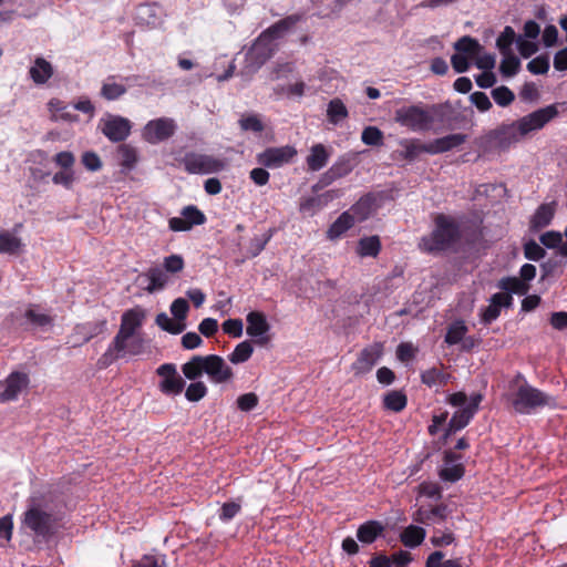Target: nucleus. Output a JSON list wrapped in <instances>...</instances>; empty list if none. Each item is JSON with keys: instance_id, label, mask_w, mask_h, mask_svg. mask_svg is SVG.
I'll list each match as a JSON object with an SVG mask.
<instances>
[{"instance_id": "1", "label": "nucleus", "mask_w": 567, "mask_h": 567, "mask_svg": "<svg viewBox=\"0 0 567 567\" xmlns=\"http://www.w3.org/2000/svg\"><path fill=\"white\" fill-rule=\"evenodd\" d=\"M60 518L50 492H33L27 499L20 528L37 544L48 543L58 533Z\"/></svg>"}, {"instance_id": "2", "label": "nucleus", "mask_w": 567, "mask_h": 567, "mask_svg": "<svg viewBox=\"0 0 567 567\" xmlns=\"http://www.w3.org/2000/svg\"><path fill=\"white\" fill-rule=\"evenodd\" d=\"M144 320L145 311L140 307L128 309L122 315L117 333L96 362L99 369L109 368L125 354L143 353L145 341L142 337H136L135 333L143 326Z\"/></svg>"}, {"instance_id": "3", "label": "nucleus", "mask_w": 567, "mask_h": 567, "mask_svg": "<svg viewBox=\"0 0 567 567\" xmlns=\"http://www.w3.org/2000/svg\"><path fill=\"white\" fill-rule=\"evenodd\" d=\"M513 385L516 389L509 393L508 401L518 414H533L545 406H556L555 398L529 384L522 373L515 375L511 382Z\"/></svg>"}, {"instance_id": "4", "label": "nucleus", "mask_w": 567, "mask_h": 567, "mask_svg": "<svg viewBox=\"0 0 567 567\" xmlns=\"http://www.w3.org/2000/svg\"><path fill=\"white\" fill-rule=\"evenodd\" d=\"M460 236L458 224L445 214H437L433 231L420 239L419 248L429 254L444 251L455 244Z\"/></svg>"}, {"instance_id": "5", "label": "nucleus", "mask_w": 567, "mask_h": 567, "mask_svg": "<svg viewBox=\"0 0 567 567\" xmlns=\"http://www.w3.org/2000/svg\"><path fill=\"white\" fill-rule=\"evenodd\" d=\"M277 43H269L258 37L247 50L244 66L240 71L243 76L251 78L277 51Z\"/></svg>"}, {"instance_id": "6", "label": "nucleus", "mask_w": 567, "mask_h": 567, "mask_svg": "<svg viewBox=\"0 0 567 567\" xmlns=\"http://www.w3.org/2000/svg\"><path fill=\"white\" fill-rule=\"evenodd\" d=\"M394 120L411 131L429 130L433 123L430 112L420 105L403 106L395 111Z\"/></svg>"}, {"instance_id": "7", "label": "nucleus", "mask_w": 567, "mask_h": 567, "mask_svg": "<svg viewBox=\"0 0 567 567\" xmlns=\"http://www.w3.org/2000/svg\"><path fill=\"white\" fill-rule=\"evenodd\" d=\"M184 168L189 174H213L225 168L224 161L212 155L195 152L186 153L182 159Z\"/></svg>"}, {"instance_id": "8", "label": "nucleus", "mask_w": 567, "mask_h": 567, "mask_svg": "<svg viewBox=\"0 0 567 567\" xmlns=\"http://www.w3.org/2000/svg\"><path fill=\"white\" fill-rule=\"evenodd\" d=\"M559 112L555 104L538 109L517 120L518 130L524 137L545 127Z\"/></svg>"}, {"instance_id": "9", "label": "nucleus", "mask_w": 567, "mask_h": 567, "mask_svg": "<svg viewBox=\"0 0 567 567\" xmlns=\"http://www.w3.org/2000/svg\"><path fill=\"white\" fill-rule=\"evenodd\" d=\"M156 373L161 378L158 389L163 394L176 396L183 392L186 382L174 363H163L156 369Z\"/></svg>"}, {"instance_id": "10", "label": "nucleus", "mask_w": 567, "mask_h": 567, "mask_svg": "<svg viewBox=\"0 0 567 567\" xmlns=\"http://www.w3.org/2000/svg\"><path fill=\"white\" fill-rule=\"evenodd\" d=\"M298 152L292 145L280 147H267L264 152L256 155V161L267 168H279L292 162Z\"/></svg>"}, {"instance_id": "11", "label": "nucleus", "mask_w": 567, "mask_h": 567, "mask_svg": "<svg viewBox=\"0 0 567 567\" xmlns=\"http://www.w3.org/2000/svg\"><path fill=\"white\" fill-rule=\"evenodd\" d=\"M30 384L28 373L13 371L4 380L0 381V403L16 401L19 394Z\"/></svg>"}, {"instance_id": "12", "label": "nucleus", "mask_w": 567, "mask_h": 567, "mask_svg": "<svg viewBox=\"0 0 567 567\" xmlns=\"http://www.w3.org/2000/svg\"><path fill=\"white\" fill-rule=\"evenodd\" d=\"M204 373H206L213 383H226L233 380L234 371L217 354L203 355Z\"/></svg>"}, {"instance_id": "13", "label": "nucleus", "mask_w": 567, "mask_h": 567, "mask_svg": "<svg viewBox=\"0 0 567 567\" xmlns=\"http://www.w3.org/2000/svg\"><path fill=\"white\" fill-rule=\"evenodd\" d=\"M524 138L518 130L517 121L509 124H502L487 134V140L493 142L499 150H508L512 145Z\"/></svg>"}, {"instance_id": "14", "label": "nucleus", "mask_w": 567, "mask_h": 567, "mask_svg": "<svg viewBox=\"0 0 567 567\" xmlns=\"http://www.w3.org/2000/svg\"><path fill=\"white\" fill-rule=\"evenodd\" d=\"M174 121L172 118L161 117L157 120H152L145 125L143 130V137L151 144H157L168 140L174 135Z\"/></svg>"}, {"instance_id": "15", "label": "nucleus", "mask_w": 567, "mask_h": 567, "mask_svg": "<svg viewBox=\"0 0 567 567\" xmlns=\"http://www.w3.org/2000/svg\"><path fill=\"white\" fill-rule=\"evenodd\" d=\"M102 133L114 143L123 142L131 134V122L118 115H110L101 121Z\"/></svg>"}, {"instance_id": "16", "label": "nucleus", "mask_w": 567, "mask_h": 567, "mask_svg": "<svg viewBox=\"0 0 567 567\" xmlns=\"http://www.w3.org/2000/svg\"><path fill=\"white\" fill-rule=\"evenodd\" d=\"M246 333L256 339V344L266 346L270 340L267 336L270 324L268 323L265 313L260 311H250L246 317Z\"/></svg>"}, {"instance_id": "17", "label": "nucleus", "mask_w": 567, "mask_h": 567, "mask_svg": "<svg viewBox=\"0 0 567 567\" xmlns=\"http://www.w3.org/2000/svg\"><path fill=\"white\" fill-rule=\"evenodd\" d=\"M22 326H28L32 330L48 331L54 324V317L48 312L42 311L40 305H29L23 315Z\"/></svg>"}, {"instance_id": "18", "label": "nucleus", "mask_w": 567, "mask_h": 567, "mask_svg": "<svg viewBox=\"0 0 567 567\" xmlns=\"http://www.w3.org/2000/svg\"><path fill=\"white\" fill-rule=\"evenodd\" d=\"M357 165L358 161L354 155L346 154L340 156L321 176L320 184L322 186H328L334 181L346 177L353 171Z\"/></svg>"}, {"instance_id": "19", "label": "nucleus", "mask_w": 567, "mask_h": 567, "mask_svg": "<svg viewBox=\"0 0 567 567\" xmlns=\"http://www.w3.org/2000/svg\"><path fill=\"white\" fill-rule=\"evenodd\" d=\"M383 354V346L375 342L365 347L359 353L357 360L352 363L351 369L355 374H365L372 370Z\"/></svg>"}, {"instance_id": "20", "label": "nucleus", "mask_w": 567, "mask_h": 567, "mask_svg": "<svg viewBox=\"0 0 567 567\" xmlns=\"http://www.w3.org/2000/svg\"><path fill=\"white\" fill-rule=\"evenodd\" d=\"M302 18V14H290L264 30L259 37L269 43H276L277 40L281 39L292 27L301 21Z\"/></svg>"}, {"instance_id": "21", "label": "nucleus", "mask_w": 567, "mask_h": 567, "mask_svg": "<svg viewBox=\"0 0 567 567\" xmlns=\"http://www.w3.org/2000/svg\"><path fill=\"white\" fill-rule=\"evenodd\" d=\"M466 141V135L462 133L450 134L439 137L425 144L423 151L430 154H440L458 147Z\"/></svg>"}, {"instance_id": "22", "label": "nucleus", "mask_w": 567, "mask_h": 567, "mask_svg": "<svg viewBox=\"0 0 567 567\" xmlns=\"http://www.w3.org/2000/svg\"><path fill=\"white\" fill-rule=\"evenodd\" d=\"M331 156V152L321 143L315 144L310 147V153L306 158L308 169L318 172L323 168Z\"/></svg>"}, {"instance_id": "23", "label": "nucleus", "mask_w": 567, "mask_h": 567, "mask_svg": "<svg viewBox=\"0 0 567 567\" xmlns=\"http://www.w3.org/2000/svg\"><path fill=\"white\" fill-rule=\"evenodd\" d=\"M555 216V203H544L537 207L530 218L532 230H539L547 227Z\"/></svg>"}, {"instance_id": "24", "label": "nucleus", "mask_w": 567, "mask_h": 567, "mask_svg": "<svg viewBox=\"0 0 567 567\" xmlns=\"http://www.w3.org/2000/svg\"><path fill=\"white\" fill-rule=\"evenodd\" d=\"M384 532V526L379 520H368L361 524L357 529V538L362 544H372Z\"/></svg>"}, {"instance_id": "25", "label": "nucleus", "mask_w": 567, "mask_h": 567, "mask_svg": "<svg viewBox=\"0 0 567 567\" xmlns=\"http://www.w3.org/2000/svg\"><path fill=\"white\" fill-rule=\"evenodd\" d=\"M452 375L443 370V367H433L421 372V381L429 388L445 386Z\"/></svg>"}, {"instance_id": "26", "label": "nucleus", "mask_w": 567, "mask_h": 567, "mask_svg": "<svg viewBox=\"0 0 567 567\" xmlns=\"http://www.w3.org/2000/svg\"><path fill=\"white\" fill-rule=\"evenodd\" d=\"M355 223L354 217L350 212H343L328 228L327 238L334 240L340 238L348 231Z\"/></svg>"}, {"instance_id": "27", "label": "nucleus", "mask_w": 567, "mask_h": 567, "mask_svg": "<svg viewBox=\"0 0 567 567\" xmlns=\"http://www.w3.org/2000/svg\"><path fill=\"white\" fill-rule=\"evenodd\" d=\"M454 49L456 53L464 54L468 60H474L482 52L483 47L475 38L464 35L454 43Z\"/></svg>"}, {"instance_id": "28", "label": "nucleus", "mask_w": 567, "mask_h": 567, "mask_svg": "<svg viewBox=\"0 0 567 567\" xmlns=\"http://www.w3.org/2000/svg\"><path fill=\"white\" fill-rule=\"evenodd\" d=\"M497 287L511 296L513 293L517 296H525L530 289L529 284L523 282V280L514 276L503 277L498 280Z\"/></svg>"}, {"instance_id": "29", "label": "nucleus", "mask_w": 567, "mask_h": 567, "mask_svg": "<svg viewBox=\"0 0 567 567\" xmlns=\"http://www.w3.org/2000/svg\"><path fill=\"white\" fill-rule=\"evenodd\" d=\"M29 74L34 83L44 84L53 75V68L45 59L37 58L34 65L30 68Z\"/></svg>"}, {"instance_id": "30", "label": "nucleus", "mask_w": 567, "mask_h": 567, "mask_svg": "<svg viewBox=\"0 0 567 567\" xmlns=\"http://www.w3.org/2000/svg\"><path fill=\"white\" fill-rule=\"evenodd\" d=\"M145 276L148 279V285L145 287L148 293L163 290L168 282L167 274L159 267L150 268Z\"/></svg>"}, {"instance_id": "31", "label": "nucleus", "mask_w": 567, "mask_h": 567, "mask_svg": "<svg viewBox=\"0 0 567 567\" xmlns=\"http://www.w3.org/2000/svg\"><path fill=\"white\" fill-rule=\"evenodd\" d=\"M106 326L107 321L105 319L86 322L78 324L75 327V332L83 337V342H89L94 337L104 333L106 330Z\"/></svg>"}, {"instance_id": "32", "label": "nucleus", "mask_w": 567, "mask_h": 567, "mask_svg": "<svg viewBox=\"0 0 567 567\" xmlns=\"http://www.w3.org/2000/svg\"><path fill=\"white\" fill-rule=\"evenodd\" d=\"M127 89L125 85L121 83L115 82V76L110 75L107 79L103 82L101 87V96L107 101H114L120 99L126 93Z\"/></svg>"}, {"instance_id": "33", "label": "nucleus", "mask_w": 567, "mask_h": 567, "mask_svg": "<svg viewBox=\"0 0 567 567\" xmlns=\"http://www.w3.org/2000/svg\"><path fill=\"white\" fill-rule=\"evenodd\" d=\"M425 535L423 527L410 525L402 532L400 538L405 547L414 548L423 543Z\"/></svg>"}, {"instance_id": "34", "label": "nucleus", "mask_w": 567, "mask_h": 567, "mask_svg": "<svg viewBox=\"0 0 567 567\" xmlns=\"http://www.w3.org/2000/svg\"><path fill=\"white\" fill-rule=\"evenodd\" d=\"M406 404L408 398L402 391L392 390L383 396V406L385 410L398 413L403 411Z\"/></svg>"}, {"instance_id": "35", "label": "nucleus", "mask_w": 567, "mask_h": 567, "mask_svg": "<svg viewBox=\"0 0 567 567\" xmlns=\"http://www.w3.org/2000/svg\"><path fill=\"white\" fill-rule=\"evenodd\" d=\"M381 250L378 236L363 237L358 243L357 252L360 257H377Z\"/></svg>"}, {"instance_id": "36", "label": "nucleus", "mask_w": 567, "mask_h": 567, "mask_svg": "<svg viewBox=\"0 0 567 567\" xmlns=\"http://www.w3.org/2000/svg\"><path fill=\"white\" fill-rule=\"evenodd\" d=\"M22 247L21 239L11 233L0 231V254L17 255Z\"/></svg>"}, {"instance_id": "37", "label": "nucleus", "mask_w": 567, "mask_h": 567, "mask_svg": "<svg viewBox=\"0 0 567 567\" xmlns=\"http://www.w3.org/2000/svg\"><path fill=\"white\" fill-rule=\"evenodd\" d=\"M117 155L120 165L125 169L134 168L138 161L136 148L130 144H121L117 147Z\"/></svg>"}, {"instance_id": "38", "label": "nucleus", "mask_w": 567, "mask_h": 567, "mask_svg": "<svg viewBox=\"0 0 567 567\" xmlns=\"http://www.w3.org/2000/svg\"><path fill=\"white\" fill-rule=\"evenodd\" d=\"M182 372L186 379L197 381L204 374L203 355H194L182 365Z\"/></svg>"}, {"instance_id": "39", "label": "nucleus", "mask_w": 567, "mask_h": 567, "mask_svg": "<svg viewBox=\"0 0 567 567\" xmlns=\"http://www.w3.org/2000/svg\"><path fill=\"white\" fill-rule=\"evenodd\" d=\"M473 417L474 414L465 406L458 409L457 411L454 412L451 420L449 421L450 432H458L463 430L470 424Z\"/></svg>"}, {"instance_id": "40", "label": "nucleus", "mask_w": 567, "mask_h": 567, "mask_svg": "<svg viewBox=\"0 0 567 567\" xmlns=\"http://www.w3.org/2000/svg\"><path fill=\"white\" fill-rule=\"evenodd\" d=\"M254 347L250 341L245 340L238 343L234 351L228 355V360L234 364H239L248 361L252 355Z\"/></svg>"}, {"instance_id": "41", "label": "nucleus", "mask_w": 567, "mask_h": 567, "mask_svg": "<svg viewBox=\"0 0 567 567\" xmlns=\"http://www.w3.org/2000/svg\"><path fill=\"white\" fill-rule=\"evenodd\" d=\"M467 327L464 321L455 320L449 326L444 341L450 346L457 344L465 337Z\"/></svg>"}, {"instance_id": "42", "label": "nucleus", "mask_w": 567, "mask_h": 567, "mask_svg": "<svg viewBox=\"0 0 567 567\" xmlns=\"http://www.w3.org/2000/svg\"><path fill=\"white\" fill-rule=\"evenodd\" d=\"M373 199L370 195L361 197L352 207H351V215L354 217V219L362 221L365 220L372 209Z\"/></svg>"}, {"instance_id": "43", "label": "nucleus", "mask_w": 567, "mask_h": 567, "mask_svg": "<svg viewBox=\"0 0 567 567\" xmlns=\"http://www.w3.org/2000/svg\"><path fill=\"white\" fill-rule=\"evenodd\" d=\"M327 115L330 123L338 124L341 120L348 116V110L344 103L340 99L336 97L329 102Z\"/></svg>"}, {"instance_id": "44", "label": "nucleus", "mask_w": 567, "mask_h": 567, "mask_svg": "<svg viewBox=\"0 0 567 567\" xmlns=\"http://www.w3.org/2000/svg\"><path fill=\"white\" fill-rule=\"evenodd\" d=\"M503 60L499 65V71L503 76L511 78L518 73L520 68L519 59L513 52L502 53Z\"/></svg>"}, {"instance_id": "45", "label": "nucleus", "mask_w": 567, "mask_h": 567, "mask_svg": "<svg viewBox=\"0 0 567 567\" xmlns=\"http://www.w3.org/2000/svg\"><path fill=\"white\" fill-rule=\"evenodd\" d=\"M182 217L193 228L194 226L203 225L206 221L205 214L195 205H188L181 212Z\"/></svg>"}, {"instance_id": "46", "label": "nucleus", "mask_w": 567, "mask_h": 567, "mask_svg": "<svg viewBox=\"0 0 567 567\" xmlns=\"http://www.w3.org/2000/svg\"><path fill=\"white\" fill-rule=\"evenodd\" d=\"M444 553L441 550L433 551L429 555L425 567H462L461 559H447L444 560Z\"/></svg>"}, {"instance_id": "47", "label": "nucleus", "mask_w": 567, "mask_h": 567, "mask_svg": "<svg viewBox=\"0 0 567 567\" xmlns=\"http://www.w3.org/2000/svg\"><path fill=\"white\" fill-rule=\"evenodd\" d=\"M238 123L240 128L246 132L261 133L265 130L262 121L256 114L243 115Z\"/></svg>"}, {"instance_id": "48", "label": "nucleus", "mask_w": 567, "mask_h": 567, "mask_svg": "<svg viewBox=\"0 0 567 567\" xmlns=\"http://www.w3.org/2000/svg\"><path fill=\"white\" fill-rule=\"evenodd\" d=\"M516 38V33L514 29L509 25L505 27L503 32L499 34V37L496 40V47L499 50L501 53H508L512 52V44L514 43Z\"/></svg>"}, {"instance_id": "49", "label": "nucleus", "mask_w": 567, "mask_h": 567, "mask_svg": "<svg viewBox=\"0 0 567 567\" xmlns=\"http://www.w3.org/2000/svg\"><path fill=\"white\" fill-rule=\"evenodd\" d=\"M156 11V4L140 6L137 9L136 19H138L141 23H145L147 25H155L157 22Z\"/></svg>"}, {"instance_id": "50", "label": "nucleus", "mask_w": 567, "mask_h": 567, "mask_svg": "<svg viewBox=\"0 0 567 567\" xmlns=\"http://www.w3.org/2000/svg\"><path fill=\"white\" fill-rule=\"evenodd\" d=\"M207 392L208 389L203 381H194L187 386L185 398L189 402H198L206 396Z\"/></svg>"}, {"instance_id": "51", "label": "nucleus", "mask_w": 567, "mask_h": 567, "mask_svg": "<svg viewBox=\"0 0 567 567\" xmlns=\"http://www.w3.org/2000/svg\"><path fill=\"white\" fill-rule=\"evenodd\" d=\"M465 474V467L463 464H452L451 466H446L440 471V477L445 482H457Z\"/></svg>"}, {"instance_id": "52", "label": "nucleus", "mask_w": 567, "mask_h": 567, "mask_svg": "<svg viewBox=\"0 0 567 567\" xmlns=\"http://www.w3.org/2000/svg\"><path fill=\"white\" fill-rule=\"evenodd\" d=\"M492 97L499 106H508L515 100V94L505 85L492 90Z\"/></svg>"}, {"instance_id": "53", "label": "nucleus", "mask_w": 567, "mask_h": 567, "mask_svg": "<svg viewBox=\"0 0 567 567\" xmlns=\"http://www.w3.org/2000/svg\"><path fill=\"white\" fill-rule=\"evenodd\" d=\"M524 256L532 261H539L546 256V250L534 239H529L524 244Z\"/></svg>"}, {"instance_id": "54", "label": "nucleus", "mask_w": 567, "mask_h": 567, "mask_svg": "<svg viewBox=\"0 0 567 567\" xmlns=\"http://www.w3.org/2000/svg\"><path fill=\"white\" fill-rule=\"evenodd\" d=\"M361 140L365 145H381L383 142V133L375 126H368L363 130Z\"/></svg>"}, {"instance_id": "55", "label": "nucleus", "mask_w": 567, "mask_h": 567, "mask_svg": "<svg viewBox=\"0 0 567 567\" xmlns=\"http://www.w3.org/2000/svg\"><path fill=\"white\" fill-rule=\"evenodd\" d=\"M527 70L533 74H545L549 70V59L547 55H539L527 63Z\"/></svg>"}, {"instance_id": "56", "label": "nucleus", "mask_w": 567, "mask_h": 567, "mask_svg": "<svg viewBox=\"0 0 567 567\" xmlns=\"http://www.w3.org/2000/svg\"><path fill=\"white\" fill-rule=\"evenodd\" d=\"M241 505L239 502H227L220 507L218 517L221 522L231 520L237 514H239Z\"/></svg>"}, {"instance_id": "57", "label": "nucleus", "mask_w": 567, "mask_h": 567, "mask_svg": "<svg viewBox=\"0 0 567 567\" xmlns=\"http://www.w3.org/2000/svg\"><path fill=\"white\" fill-rule=\"evenodd\" d=\"M563 240V234L557 230H549L539 236V241L546 248L555 249L560 246Z\"/></svg>"}, {"instance_id": "58", "label": "nucleus", "mask_w": 567, "mask_h": 567, "mask_svg": "<svg viewBox=\"0 0 567 567\" xmlns=\"http://www.w3.org/2000/svg\"><path fill=\"white\" fill-rule=\"evenodd\" d=\"M188 310L189 305L184 298H177L171 305V312L177 321H184Z\"/></svg>"}, {"instance_id": "59", "label": "nucleus", "mask_w": 567, "mask_h": 567, "mask_svg": "<svg viewBox=\"0 0 567 567\" xmlns=\"http://www.w3.org/2000/svg\"><path fill=\"white\" fill-rule=\"evenodd\" d=\"M295 70V66L291 62L277 63L269 73V79L271 81H278L280 79L288 78Z\"/></svg>"}, {"instance_id": "60", "label": "nucleus", "mask_w": 567, "mask_h": 567, "mask_svg": "<svg viewBox=\"0 0 567 567\" xmlns=\"http://www.w3.org/2000/svg\"><path fill=\"white\" fill-rule=\"evenodd\" d=\"M259 399L256 393L249 392L238 396L237 406L240 411H251L258 405Z\"/></svg>"}, {"instance_id": "61", "label": "nucleus", "mask_w": 567, "mask_h": 567, "mask_svg": "<svg viewBox=\"0 0 567 567\" xmlns=\"http://www.w3.org/2000/svg\"><path fill=\"white\" fill-rule=\"evenodd\" d=\"M133 567H166L163 556L144 555L133 563Z\"/></svg>"}, {"instance_id": "62", "label": "nucleus", "mask_w": 567, "mask_h": 567, "mask_svg": "<svg viewBox=\"0 0 567 567\" xmlns=\"http://www.w3.org/2000/svg\"><path fill=\"white\" fill-rule=\"evenodd\" d=\"M165 272L177 274L184 269L185 262L182 256L171 255L164 258Z\"/></svg>"}, {"instance_id": "63", "label": "nucleus", "mask_w": 567, "mask_h": 567, "mask_svg": "<svg viewBox=\"0 0 567 567\" xmlns=\"http://www.w3.org/2000/svg\"><path fill=\"white\" fill-rule=\"evenodd\" d=\"M470 100L481 112H486L492 107V102L484 92L476 91L472 93Z\"/></svg>"}, {"instance_id": "64", "label": "nucleus", "mask_w": 567, "mask_h": 567, "mask_svg": "<svg viewBox=\"0 0 567 567\" xmlns=\"http://www.w3.org/2000/svg\"><path fill=\"white\" fill-rule=\"evenodd\" d=\"M81 161L84 167L91 172H96L102 167L101 158L94 152L83 153Z\"/></svg>"}]
</instances>
